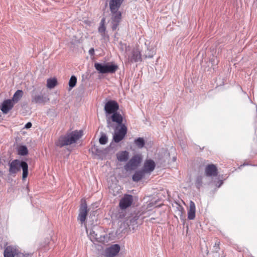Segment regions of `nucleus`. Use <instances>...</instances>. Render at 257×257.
Wrapping results in <instances>:
<instances>
[{"instance_id":"nucleus-1","label":"nucleus","mask_w":257,"mask_h":257,"mask_svg":"<svg viewBox=\"0 0 257 257\" xmlns=\"http://www.w3.org/2000/svg\"><path fill=\"white\" fill-rule=\"evenodd\" d=\"M82 133L81 131H74L65 136H62L56 142V145L57 146L61 148L75 143L81 137Z\"/></svg>"},{"instance_id":"nucleus-2","label":"nucleus","mask_w":257,"mask_h":257,"mask_svg":"<svg viewBox=\"0 0 257 257\" xmlns=\"http://www.w3.org/2000/svg\"><path fill=\"white\" fill-rule=\"evenodd\" d=\"M23 170L22 179L25 180L28 175V165L25 162L19 160H14L9 163V172L10 175H15L18 172Z\"/></svg>"},{"instance_id":"nucleus-3","label":"nucleus","mask_w":257,"mask_h":257,"mask_svg":"<svg viewBox=\"0 0 257 257\" xmlns=\"http://www.w3.org/2000/svg\"><path fill=\"white\" fill-rule=\"evenodd\" d=\"M94 68L101 74H113L118 70V66L113 62L95 63Z\"/></svg>"},{"instance_id":"nucleus-4","label":"nucleus","mask_w":257,"mask_h":257,"mask_svg":"<svg viewBox=\"0 0 257 257\" xmlns=\"http://www.w3.org/2000/svg\"><path fill=\"white\" fill-rule=\"evenodd\" d=\"M120 49L122 51L125 50L126 53V58L128 62H137L142 61V55L140 51L138 49H134L130 53H128L130 50V47L127 46L126 44H123L122 43H120Z\"/></svg>"},{"instance_id":"nucleus-5","label":"nucleus","mask_w":257,"mask_h":257,"mask_svg":"<svg viewBox=\"0 0 257 257\" xmlns=\"http://www.w3.org/2000/svg\"><path fill=\"white\" fill-rule=\"evenodd\" d=\"M118 109V104L115 100H109L105 103L104 109L107 121H110V115L117 111Z\"/></svg>"},{"instance_id":"nucleus-6","label":"nucleus","mask_w":257,"mask_h":257,"mask_svg":"<svg viewBox=\"0 0 257 257\" xmlns=\"http://www.w3.org/2000/svg\"><path fill=\"white\" fill-rule=\"evenodd\" d=\"M89 210L87 209V206L86 200L82 199L81 201V205L79 209V214L77 217L78 220L82 224L86 220V216Z\"/></svg>"},{"instance_id":"nucleus-7","label":"nucleus","mask_w":257,"mask_h":257,"mask_svg":"<svg viewBox=\"0 0 257 257\" xmlns=\"http://www.w3.org/2000/svg\"><path fill=\"white\" fill-rule=\"evenodd\" d=\"M111 28L115 30L121 19V13L119 10L110 11Z\"/></svg>"},{"instance_id":"nucleus-8","label":"nucleus","mask_w":257,"mask_h":257,"mask_svg":"<svg viewBox=\"0 0 257 257\" xmlns=\"http://www.w3.org/2000/svg\"><path fill=\"white\" fill-rule=\"evenodd\" d=\"M115 128L113 136V140L115 143H119L123 139L127 133V128L124 124H122L119 129Z\"/></svg>"},{"instance_id":"nucleus-9","label":"nucleus","mask_w":257,"mask_h":257,"mask_svg":"<svg viewBox=\"0 0 257 257\" xmlns=\"http://www.w3.org/2000/svg\"><path fill=\"white\" fill-rule=\"evenodd\" d=\"M142 158L139 155L133 156L130 160L124 166V169L126 171H131L136 169L141 163Z\"/></svg>"},{"instance_id":"nucleus-10","label":"nucleus","mask_w":257,"mask_h":257,"mask_svg":"<svg viewBox=\"0 0 257 257\" xmlns=\"http://www.w3.org/2000/svg\"><path fill=\"white\" fill-rule=\"evenodd\" d=\"M120 246L117 244L111 245L104 251L103 255L105 257H114L120 251Z\"/></svg>"},{"instance_id":"nucleus-11","label":"nucleus","mask_w":257,"mask_h":257,"mask_svg":"<svg viewBox=\"0 0 257 257\" xmlns=\"http://www.w3.org/2000/svg\"><path fill=\"white\" fill-rule=\"evenodd\" d=\"M86 231L92 242H104L105 241L104 235L98 234L93 229H90L89 232L87 230Z\"/></svg>"},{"instance_id":"nucleus-12","label":"nucleus","mask_w":257,"mask_h":257,"mask_svg":"<svg viewBox=\"0 0 257 257\" xmlns=\"http://www.w3.org/2000/svg\"><path fill=\"white\" fill-rule=\"evenodd\" d=\"M133 201V197L131 195L125 194L120 200L119 205L121 209H124L131 205Z\"/></svg>"},{"instance_id":"nucleus-13","label":"nucleus","mask_w":257,"mask_h":257,"mask_svg":"<svg viewBox=\"0 0 257 257\" xmlns=\"http://www.w3.org/2000/svg\"><path fill=\"white\" fill-rule=\"evenodd\" d=\"M19 251L16 246L9 245L4 250V257H17Z\"/></svg>"},{"instance_id":"nucleus-14","label":"nucleus","mask_w":257,"mask_h":257,"mask_svg":"<svg viewBox=\"0 0 257 257\" xmlns=\"http://www.w3.org/2000/svg\"><path fill=\"white\" fill-rule=\"evenodd\" d=\"M49 100V98L39 94H33L32 95V102L34 103L44 104Z\"/></svg>"},{"instance_id":"nucleus-15","label":"nucleus","mask_w":257,"mask_h":257,"mask_svg":"<svg viewBox=\"0 0 257 257\" xmlns=\"http://www.w3.org/2000/svg\"><path fill=\"white\" fill-rule=\"evenodd\" d=\"M204 171L205 175L207 177L216 176L217 175V169L214 164L207 165Z\"/></svg>"},{"instance_id":"nucleus-16","label":"nucleus","mask_w":257,"mask_h":257,"mask_svg":"<svg viewBox=\"0 0 257 257\" xmlns=\"http://www.w3.org/2000/svg\"><path fill=\"white\" fill-rule=\"evenodd\" d=\"M155 163L152 160H147L144 165L143 169H142L145 173H151L153 171L155 168Z\"/></svg>"},{"instance_id":"nucleus-17","label":"nucleus","mask_w":257,"mask_h":257,"mask_svg":"<svg viewBox=\"0 0 257 257\" xmlns=\"http://www.w3.org/2000/svg\"><path fill=\"white\" fill-rule=\"evenodd\" d=\"M14 106V102L11 99H7L2 104L1 109L4 113H7Z\"/></svg>"},{"instance_id":"nucleus-18","label":"nucleus","mask_w":257,"mask_h":257,"mask_svg":"<svg viewBox=\"0 0 257 257\" xmlns=\"http://www.w3.org/2000/svg\"><path fill=\"white\" fill-rule=\"evenodd\" d=\"M124 0H109V7L110 11L119 10Z\"/></svg>"},{"instance_id":"nucleus-19","label":"nucleus","mask_w":257,"mask_h":257,"mask_svg":"<svg viewBox=\"0 0 257 257\" xmlns=\"http://www.w3.org/2000/svg\"><path fill=\"white\" fill-rule=\"evenodd\" d=\"M196 207L195 203L190 201L189 203V207L188 210V219L193 220L195 217Z\"/></svg>"},{"instance_id":"nucleus-20","label":"nucleus","mask_w":257,"mask_h":257,"mask_svg":"<svg viewBox=\"0 0 257 257\" xmlns=\"http://www.w3.org/2000/svg\"><path fill=\"white\" fill-rule=\"evenodd\" d=\"M110 115V119H111L112 121L116 122L118 124L120 125L122 124L123 118L121 115L116 111Z\"/></svg>"},{"instance_id":"nucleus-21","label":"nucleus","mask_w":257,"mask_h":257,"mask_svg":"<svg viewBox=\"0 0 257 257\" xmlns=\"http://www.w3.org/2000/svg\"><path fill=\"white\" fill-rule=\"evenodd\" d=\"M147 43H145V45L147 46V49L145 51L144 56L146 58H152L155 54V50L153 47H149L147 45Z\"/></svg>"},{"instance_id":"nucleus-22","label":"nucleus","mask_w":257,"mask_h":257,"mask_svg":"<svg viewBox=\"0 0 257 257\" xmlns=\"http://www.w3.org/2000/svg\"><path fill=\"white\" fill-rule=\"evenodd\" d=\"M117 158L120 162H125L128 159V153L122 151L117 154Z\"/></svg>"},{"instance_id":"nucleus-23","label":"nucleus","mask_w":257,"mask_h":257,"mask_svg":"<svg viewBox=\"0 0 257 257\" xmlns=\"http://www.w3.org/2000/svg\"><path fill=\"white\" fill-rule=\"evenodd\" d=\"M145 174V172L143 170L136 171L133 176V180L138 182L144 176Z\"/></svg>"},{"instance_id":"nucleus-24","label":"nucleus","mask_w":257,"mask_h":257,"mask_svg":"<svg viewBox=\"0 0 257 257\" xmlns=\"http://www.w3.org/2000/svg\"><path fill=\"white\" fill-rule=\"evenodd\" d=\"M204 178V176L203 175H198L196 177L195 185L197 189H199L202 186L203 179Z\"/></svg>"},{"instance_id":"nucleus-25","label":"nucleus","mask_w":257,"mask_h":257,"mask_svg":"<svg viewBox=\"0 0 257 257\" xmlns=\"http://www.w3.org/2000/svg\"><path fill=\"white\" fill-rule=\"evenodd\" d=\"M23 95V92L21 90H18L14 94L13 99H11L13 100V102H17L20 98L22 97Z\"/></svg>"},{"instance_id":"nucleus-26","label":"nucleus","mask_w":257,"mask_h":257,"mask_svg":"<svg viewBox=\"0 0 257 257\" xmlns=\"http://www.w3.org/2000/svg\"><path fill=\"white\" fill-rule=\"evenodd\" d=\"M57 83L56 79H48L47 81V86L50 89L53 88Z\"/></svg>"},{"instance_id":"nucleus-27","label":"nucleus","mask_w":257,"mask_h":257,"mask_svg":"<svg viewBox=\"0 0 257 257\" xmlns=\"http://www.w3.org/2000/svg\"><path fill=\"white\" fill-rule=\"evenodd\" d=\"M18 154L21 156H25L28 154V149L25 146H20L18 148Z\"/></svg>"},{"instance_id":"nucleus-28","label":"nucleus","mask_w":257,"mask_h":257,"mask_svg":"<svg viewBox=\"0 0 257 257\" xmlns=\"http://www.w3.org/2000/svg\"><path fill=\"white\" fill-rule=\"evenodd\" d=\"M135 145L139 148H142L144 147L145 142L143 138H138L136 139L134 141Z\"/></svg>"},{"instance_id":"nucleus-29","label":"nucleus","mask_w":257,"mask_h":257,"mask_svg":"<svg viewBox=\"0 0 257 257\" xmlns=\"http://www.w3.org/2000/svg\"><path fill=\"white\" fill-rule=\"evenodd\" d=\"M105 23V19L103 18L100 22V26L98 28V32L101 33L102 35H103L104 34L105 31V27L104 26Z\"/></svg>"},{"instance_id":"nucleus-30","label":"nucleus","mask_w":257,"mask_h":257,"mask_svg":"<svg viewBox=\"0 0 257 257\" xmlns=\"http://www.w3.org/2000/svg\"><path fill=\"white\" fill-rule=\"evenodd\" d=\"M107 141L108 138L106 135L104 133H102L99 140L100 144L105 145L107 143Z\"/></svg>"},{"instance_id":"nucleus-31","label":"nucleus","mask_w":257,"mask_h":257,"mask_svg":"<svg viewBox=\"0 0 257 257\" xmlns=\"http://www.w3.org/2000/svg\"><path fill=\"white\" fill-rule=\"evenodd\" d=\"M77 82V79L76 77L74 76H72L70 79L69 82V87L71 88L74 87Z\"/></svg>"},{"instance_id":"nucleus-32","label":"nucleus","mask_w":257,"mask_h":257,"mask_svg":"<svg viewBox=\"0 0 257 257\" xmlns=\"http://www.w3.org/2000/svg\"><path fill=\"white\" fill-rule=\"evenodd\" d=\"M220 241L216 240L213 246V250L214 251H218L219 249Z\"/></svg>"},{"instance_id":"nucleus-33","label":"nucleus","mask_w":257,"mask_h":257,"mask_svg":"<svg viewBox=\"0 0 257 257\" xmlns=\"http://www.w3.org/2000/svg\"><path fill=\"white\" fill-rule=\"evenodd\" d=\"M17 257H32V254L29 253L24 254L19 252Z\"/></svg>"},{"instance_id":"nucleus-34","label":"nucleus","mask_w":257,"mask_h":257,"mask_svg":"<svg viewBox=\"0 0 257 257\" xmlns=\"http://www.w3.org/2000/svg\"><path fill=\"white\" fill-rule=\"evenodd\" d=\"M89 54L91 55V56H93L94 55V49L93 48H91L89 50Z\"/></svg>"},{"instance_id":"nucleus-35","label":"nucleus","mask_w":257,"mask_h":257,"mask_svg":"<svg viewBox=\"0 0 257 257\" xmlns=\"http://www.w3.org/2000/svg\"><path fill=\"white\" fill-rule=\"evenodd\" d=\"M32 126V123L30 122L27 123L25 126V128H29Z\"/></svg>"},{"instance_id":"nucleus-36","label":"nucleus","mask_w":257,"mask_h":257,"mask_svg":"<svg viewBox=\"0 0 257 257\" xmlns=\"http://www.w3.org/2000/svg\"><path fill=\"white\" fill-rule=\"evenodd\" d=\"M222 183H223L222 181L220 180V184H219V185L218 186V187H219L220 186V185H221Z\"/></svg>"}]
</instances>
